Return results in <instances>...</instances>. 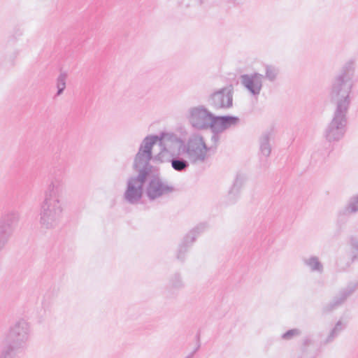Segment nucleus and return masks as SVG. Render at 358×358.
<instances>
[{"label": "nucleus", "instance_id": "1", "mask_svg": "<svg viewBox=\"0 0 358 358\" xmlns=\"http://www.w3.org/2000/svg\"><path fill=\"white\" fill-rule=\"evenodd\" d=\"M64 190L63 174L54 173L40 204L39 224L41 229L51 230L59 225L64 212L62 199Z\"/></svg>", "mask_w": 358, "mask_h": 358}, {"label": "nucleus", "instance_id": "2", "mask_svg": "<svg viewBox=\"0 0 358 358\" xmlns=\"http://www.w3.org/2000/svg\"><path fill=\"white\" fill-rule=\"evenodd\" d=\"M168 131H162L159 135H148L143 138L139 147L145 144H150V156L149 163L153 162L159 163H171V168L179 173L186 172L191 162L184 157L185 154L178 151V146L171 141Z\"/></svg>", "mask_w": 358, "mask_h": 358}, {"label": "nucleus", "instance_id": "3", "mask_svg": "<svg viewBox=\"0 0 358 358\" xmlns=\"http://www.w3.org/2000/svg\"><path fill=\"white\" fill-rule=\"evenodd\" d=\"M150 146V144L146 143L143 148L139 147L134 159L133 168L138 174L128 179L127 188L124 193V200L131 205L139 203L143 194L145 183L153 173L158 171L149 163Z\"/></svg>", "mask_w": 358, "mask_h": 358}, {"label": "nucleus", "instance_id": "4", "mask_svg": "<svg viewBox=\"0 0 358 358\" xmlns=\"http://www.w3.org/2000/svg\"><path fill=\"white\" fill-rule=\"evenodd\" d=\"M168 134L171 136L173 143L178 146V151H182L192 165L197 166L206 162L212 147L207 145L201 134L194 133L185 141L172 131H168Z\"/></svg>", "mask_w": 358, "mask_h": 358}, {"label": "nucleus", "instance_id": "5", "mask_svg": "<svg viewBox=\"0 0 358 358\" xmlns=\"http://www.w3.org/2000/svg\"><path fill=\"white\" fill-rule=\"evenodd\" d=\"M354 69L351 64H346L335 77L330 92L335 109L348 110L351 99L350 94L353 86Z\"/></svg>", "mask_w": 358, "mask_h": 358}, {"label": "nucleus", "instance_id": "6", "mask_svg": "<svg viewBox=\"0 0 358 358\" xmlns=\"http://www.w3.org/2000/svg\"><path fill=\"white\" fill-rule=\"evenodd\" d=\"M348 110L335 109L332 120L324 132V136L328 142L338 141L344 136L348 122Z\"/></svg>", "mask_w": 358, "mask_h": 358}, {"label": "nucleus", "instance_id": "7", "mask_svg": "<svg viewBox=\"0 0 358 358\" xmlns=\"http://www.w3.org/2000/svg\"><path fill=\"white\" fill-rule=\"evenodd\" d=\"M213 115L205 106L199 105L188 109L187 119L194 129L206 130L210 129Z\"/></svg>", "mask_w": 358, "mask_h": 358}, {"label": "nucleus", "instance_id": "8", "mask_svg": "<svg viewBox=\"0 0 358 358\" xmlns=\"http://www.w3.org/2000/svg\"><path fill=\"white\" fill-rule=\"evenodd\" d=\"M29 323L25 320L21 319L10 327L7 341L9 344L23 349L29 338Z\"/></svg>", "mask_w": 358, "mask_h": 358}, {"label": "nucleus", "instance_id": "9", "mask_svg": "<svg viewBox=\"0 0 358 358\" xmlns=\"http://www.w3.org/2000/svg\"><path fill=\"white\" fill-rule=\"evenodd\" d=\"M175 191V187L169 182L164 181L161 178L154 175L146 186L145 195L149 201H153L168 196Z\"/></svg>", "mask_w": 358, "mask_h": 358}, {"label": "nucleus", "instance_id": "10", "mask_svg": "<svg viewBox=\"0 0 358 358\" xmlns=\"http://www.w3.org/2000/svg\"><path fill=\"white\" fill-rule=\"evenodd\" d=\"M233 93L231 86L224 87L211 93L207 102L214 110H228L233 106Z\"/></svg>", "mask_w": 358, "mask_h": 358}, {"label": "nucleus", "instance_id": "11", "mask_svg": "<svg viewBox=\"0 0 358 358\" xmlns=\"http://www.w3.org/2000/svg\"><path fill=\"white\" fill-rule=\"evenodd\" d=\"M18 220L19 215L15 211L8 212L1 217L0 251L2 250L8 243Z\"/></svg>", "mask_w": 358, "mask_h": 358}, {"label": "nucleus", "instance_id": "12", "mask_svg": "<svg viewBox=\"0 0 358 358\" xmlns=\"http://www.w3.org/2000/svg\"><path fill=\"white\" fill-rule=\"evenodd\" d=\"M264 76L259 73L242 74L240 76L241 84L253 96H258L263 87Z\"/></svg>", "mask_w": 358, "mask_h": 358}, {"label": "nucleus", "instance_id": "13", "mask_svg": "<svg viewBox=\"0 0 358 358\" xmlns=\"http://www.w3.org/2000/svg\"><path fill=\"white\" fill-rule=\"evenodd\" d=\"M356 289L357 284L350 283L345 288L341 289L331 301L323 306L322 313L328 314L341 306L355 292Z\"/></svg>", "mask_w": 358, "mask_h": 358}, {"label": "nucleus", "instance_id": "14", "mask_svg": "<svg viewBox=\"0 0 358 358\" xmlns=\"http://www.w3.org/2000/svg\"><path fill=\"white\" fill-rule=\"evenodd\" d=\"M240 122V119L234 115H213L210 129L216 133H223L226 130L236 127Z\"/></svg>", "mask_w": 358, "mask_h": 358}, {"label": "nucleus", "instance_id": "15", "mask_svg": "<svg viewBox=\"0 0 358 358\" xmlns=\"http://www.w3.org/2000/svg\"><path fill=\"white\" fill-rule=\"evenodd\" d=\"M303 264L311 273L321 274L324 271V266L319 257L315 255L304 257L302 258Z\"/></svg>", "mask_w": 358, "mask_h": 358}, {"label": "nucleus", "instance_id": "16", "mask_svg": "<svg viewBox=\"0 0 358 358\" xmlns=\"http://www.w3.org/2000/svg\"><path fill=\"white\" fill-rule=\"evenodd\" d=\"M347 327V322L343 320H339L333 328L330 330L326 338L323 341L324 345L331 343L334 340L345 330Z\"/></svg>", "mask_w": 358, "mask_h": 358}, {"label": "nucleus", "instance_id": "17", "mask_svg": "<svg viewBox=\"0 0 358 358\" xmlns=\"http://www.w3.org/2000/svg\"><path fill=\"white\" fill-rule=\"evenodd\" d=\"M271 132L266 131L262 133L259 138V152L266 157H268L271 152Z\"/></svg>", "mask_w": 358, "mask_h": 358}, {"label": "nucleus", "instance_id": "18", "mask_svg": "<svg viewBox=\"0 0 358 358\" xmlns=\"http://www.w3.org/2000/svg\"><path fill=\"white\" fill-rule=\"evenodd\" d=\"M315 341L310 336H305L302 340L301 351L306 358H313L315 356Z\"/></svg>", "mask_w": 358, "mask_h": 358}, {"label": "nucleus", "instance_id": "19", "mask_svg": "<svg viewBox=\"0 0 358 358\" xmlns=\"http://www.w3.org/2000/svg\"><path fill=\"white\" fill-rule=\"evenodd\" d=\"M206 224L205 223H200L190 230L185 236H189L188 238V245H191L194 243L196 238L202 234L206 229Z\"/></svg>", "mask_w": 358, "mask_h": 358}, {"label": "nucleus", "instance_id": "20", "mask_svg": "<svg viewBox=\"0 0 358 358\" xmlns=\"http://www.w3.org/2000/svg\"><path fill=\"white\" fill-rule=\"evenodd\" d=\"M169 287L176 290L181 289L185 287V283L180 273L176 272L169 277Z\"/></svg>", "mask_w": 358, "mask_h": 358}, {"label": "nucleus", "instance_id": "21", "mask_svg": "<svg viewBox=\"0 0 358 358\" xmlns=\"http://www.w3.org/2000/svg\"><path fill=\"white\" fill-rule=\"evenodd\" d=\"M358 212V194L351 197L343 208L342 213L345 215H350Z\"/></svg>", "mask_w": 358, "mask_h": 358}, {"label": "nucleus", "instance_id": "22", "mask_svg": "<svg viewBox=\"0 0 358 358\" xmlns=\"http://www.w3.org/2000/svg\"><path fill=\"white\" fill-rule=\"evenodd\" d=\"M279 74V69L273 65L265 66V76L264 78L268 81L273 83L275 82Z\"/></svg>", "mask_w": 358, "mask_h": 358}, {"label": "nucleus", "instance_id": "23", "mask_svg": "<svg viewBox=\"0 0 358 358\" xmlns=\"http://www.w3.org/2000/svg\"><path fill=\"white\" fill-rule=\"evenodd\" d=\"M188 238L189 236H185L179 245L178 252H177V259L181 262H183L185 259V255L188 252L189 249V246L188 245Z\"/></svg>", "mask_w": 358, "mask_h": 358}, {"label": "nucleus", "instance_id": "24", "mask_svg": "<svg viewBox=\"0 0 358 358\" xmlns=\"http://www.w3.org/2000/svg\"><path fill=\"white\" fill-rule=\"evenodd\" d=\"M68 77V73L66 72H61L57 78V92L56 93V96H60L64 91L66 88V82Z\"/></svg>", "mask_w": 358, "mask_h": 358}, {"label": "nucleus", "instance_id": "25", "mask_svg": "<svg viewBox=\"0 0 358 358\" xmlns=\"http://www.w3.org/2000/svg\"><path fill=\"white\" fill-rule=\"evenodd\" d=\"M20 350L21 349L8 343L1 351L0 358H14L16 352Z\"/></svg>", "mask_w": 358, "mask_h": 358}, {"label": "nucleus", "instance_id": "26", "mask_svg": "<svg viewBox=\"0 0 358 358\" xmlns=\"http://www.w3.org/2000/svg\"><path fill=\"white\" fill-rule=\"evenodd\" d=\"M301 334L302 331L300 329L294 328L285 331L284 334L281 335L280 338L283 341H288L300 336Z\"/></svg>", "mask_w": 358, "mask_h": 358}, {"label": "nucleus", "instance_id": "27", "mask_svg": "<svg viewBox=\"0 0 358 358\" xmlns=\"http://www.w3.org/2000/svg\"><path fill=\"white\" fill-rule=\"evenodd\" d=\"M350 253L352 262L358 261V238H351L350 239Z\"/></svg>", "mask_w": 358, "mask_h": 358}, {"label": "nucleus", "instance_id": "28", "mask_svg": "<svg viewBox=\"0 0 358 358\" xmlns=\"http://www.w3.org/2000/svg\"><path fill=\"white\" fill-rule=\"evenodd\" d=\"M240 191L241 189L235 187L234 186L232 185L228 194V197L231 203H234L236 201V200L239 196Z\"/></svg>", "mask_w": 358, "mask_h": 358}, {"label": "nucleus", "instance_id": "29", "mask_svg": "<svg viewBox=\"0 0 358 358\" xmlns=\"http://www.w3.org/2000/svg\"><path fill=\"white\" fill-rule=\"evenodd\" d=\"M240 191L241 189L235 187L234 186L232 185L228 194V197L231 203H234L236 201V200L239 196Z\"/></svg>", "mask_w": 358, "mask_h": 358}, {"label": "nucleus", "instance_id": "30", "mask_svg": "<svg viewBox=\"0 0 358 358\" xmlns=\"http://www.w3.org/2000/svg\"><path fill=\"white\" fill-rule=\"evenodd\" d=\"M211 132H212V136H211L210 141L213 145H212L210 147H212V149H213V148H217V146L219 143V141H220V134L221 133H216L215 131H211Z\"/></svg>", "mask_w": 358, "mask_h": 358}, {"label": "nucleus", "instance_id": "31", "mask_svg": "<svg viewBox=\"0 0 358 358\" xmlns=\"http://www.w3.org/2000/svg\"><path fill=\"white\" fill-rule=\"evenodd\" d=\"M244 183V178L241 175H237L235 178V180L233 183V186L235 187L241 189Z\"/></svg>", "mask_w": 358, "mask_h": 358}, {"label": "nucleus", "instance_id": "32", "mask_svg": "<svg viewBox=\"0 0 358 358\" xmlns=\"http://www.w3.org/2000/svg\"><path fill=\"white\" fill-rule=\"evenodd\" d=\"M23 35V30L20 27H15L12 33L11 38L15 40H17L20 37Z\"/></svg>", "mask_w": 358, "mask_h": 358}, {"label": "nucleus", "instance_id": "33", "mask_svg": "<svg viewBox=\"0 0 358 358\" xmlns=\"http://www.w3.org/2000/svg\"><path fill=\"white\" fill-rule=\"evenodd\" d=\"M193 357H194V352H191L185 358H193Z\"/></svg>", "mask_w": 358, "mask_h": 358}, {"label": "nucleus", "instance_id": "34", "mask_svg": "<svg viewBox=\"0 0 358 358\" xmlns=\"http://www.w3.org/2000/svg\"><path fill=\"white\" fill-rule=\"evenodd\" d=\"M199 345L196 348H195V349L194 350V351L192 352H194V354L199 350Z\"/></svg>", "mask_w": 358, "mask_h": 358}, {"label": "nucleus", "instance_id": "35", "mask_svg": "<svg viewBox=\"0 0 358 358\" xmlns=\"http://www.w3.org/2000/svg\"><path fill=\"white\" fill-rule=\"evenodd\" d=\"M300 358H303V357H300Z\"/></svg>", "mask_w": 358, "mask_h": 358}]
</instances>
